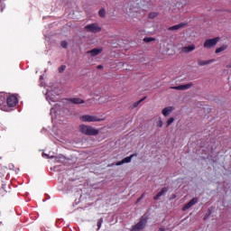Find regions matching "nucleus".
<instances>
[{
    "label": "nucleus",
    "instance_id": "f257e3e1",
    "mask_svg": "<svg viewBox=\"0 0 231 231\" xmlns=\"http://www.w3.org/2000/svg\"><path fill=\"white\" fill-rule=\"evenodd\" d=\"M45 97L46 100L49 102L51 106H53L55 102H59V88H57V86H47Z\"/></svg>",
    "mask_w": 231,
    "mask_h": 231
},
{
    "label": "nucleus",
    "instance_id": "f03ea898",
    "mask_svg": "<svg viewBox=\"0 0 231 231\" xmlns=\"http://www.w3.org/2000/svg\"><path fill=\"white\" fill-rule=\"evenodd\" d=\"M79 131L83 133V134H87L88 136H97L99 131L93 126L81 125L79 126Z\"/></svg>",
    "mask_w": 231,
    "mask_h": 231
},
{
    "label": "nucleus",
    "instance_id": "7ed1b4c3",
    "mask_svg": "<svg viewBox=\"0 0 231 231\" xmlns=\"http://www.w3.org/2000/svg\"><path fill=\"white\" fill-rule=\"evenodd\" d=\"M81 122H103L104 118L97 116L85 115L80 117Z\"/></svg>",
    "mask_w": 231,
    "mask_h": 231
},
{
    "label": "nucleus",
    "instance_id": "20e7f679",
    "mask_svg": "<svg viewBox=\"0 0 231 231\" xmlns=\"http://www.w3.org/2000/svg\"><path fill=\"white\" fill-rule=\"evenodd\" d=\"M145 225H147V217H143L141 221L133 226L132 231H140L145 228Z\"/></svg>",
    "mask_w": 231,
    "mask_h": 231
},
{
    "label": "nucleus",
    "instance_id": "39448f33",
    "mask_svg": "<svg viewBox=\"0 0 231 231\" xmlns=\"http://www.w3.org/2000/svg\"><path fill=\"white\" fill-rule=\"evenodd\" d=\"M217 42H219V37L208 39L204 42V48H206V50H210V48H214Z\"/></svg>",
    "mask_w": 231,
    "mask_h": 231
},
{
    "label": "nucleus",
    "instance_id": "423d86ee",
    "mask_svg": "<svg viewBox=\"0 0 231 231\" xmlns=\"http://www.w3.org/2000/svg\"><path fill=\"white\" fill-rule=\"evenodd\" d=\"M86 32H91L92 33H98L102 30L97 23H91L85 26Z\"/></svg>",
    "mask_w": 231,
    "mask_h": 231
},
{
    "label": "nucleus",
    "instance_id": "0eeeda50",
    "mask_svg": "<svg viewBox=\"0 0 231 231\" xmlns=\"http://www.w3.org/2000/svg\"><path fill=\"white\" fill-rule=\"evenodd\" d=\"M17 97L11 95L7 97V105L9 106V107H14L15 106H17Z\"/></svg>",
    "mask_w": 231,
    "mask_h": 231
},
{
    "label": "nucleus",
    "instance_id": "6e6552de",
    "mask_svg": "<svg viewBox=\"0 0 231 231\" xmlns=\"http://www.w3.org/2000/svg\"><path fill=\"white\" fill-rule=\"evenodd\" d=\"M6 102V97L5 96V93H0V109L2 111H8V109H6V106H5Z\"/></svg>",
    "mask_w": 231,
    "mask_h": 231
},
{
    "label": "nucleus",
    "instance_id": "1a4fd4ad",
    "mask_svg": "<svg viewBox=\"0 0 231 231\" xmlns=\"http://www.w3.org/2000/svg\"><path fill=\"white\" fill-rule=\"evenodd\" d=\"M190 88H192V83L172 87V89H177L179 91H185L186 89H190Z\"/></svg>",
    "mask_w": 231,
    "mask_h": 231
},
{
    "label": "nucleus",
    "instance_id": "9d476101",
    "mask_svg": "<svg viewBox=\"0 0 231 231\" xmlns=\"http://www.w3.org/2000/svg\"><path fill=\"white\" fill-rule=\"evenodd\" d=\"M196 50V45L190 44L181 49L182 53H190Z\"/></svg>",
    "mask_w": 231,
    "mask_h": 231
},
{
    "label": "nucleus",
    "instance_id": "9b49d317",
    "mask_svg": "<svg viewBox=\"0 0 231 231\" xmlns=\"http://www.w3.org/2000/svg\"><path fill=\"white\" fill-rule=\"evenodd\" d=\"M101 51H103L102 48H95L91 51H88L87 53L90 55V57H97V55H100Z\"/></svg>",
    "mask_w": 231,
    "mask_h": 231
},
{
    "label": "nucleus",
    "instance_id": "f8f14e48",
    "mask_svg": "<svg viewBox=\"0 0 231 231\" xmlns=\"http://www.w3.org/2000/svg\"><path fill=\"white\" fill-rule=\"evenodd\" d=\"M134 156V154H132L129 157H125L122 161L117 162L116 165L120 166V165H124V163H131V160H133Z\"/></svg>",
    "mask_w": 231,
    "mask_h": 231
},
{
    "label": "nucleus",
    "instance_id": "ddd939ff",
    "mask_svg": "<svg viewBox=\"0 0 231 231\" xmlns=\"http://www.w3.org/2000/svg\"><path fill=\"white\" fill-rule=\"evenodd\" d=\"M198 203V199H191L189 203H187L183 208L182 210H189L191 207H194Z\"/></svg>",
    "mask_w": 231,
    "mask_h": 231
},
{
    "label": "nucleus",
    "instance_id": "4468645a",
    "mask_svg": "<svg viewBox=\"0 0 231 231\" xmlns=\"http://www.w3.org/2000/svg\"><path fill=\"white\" fill-rule=\"evenodd\" d=\"M172 111H174V107L166 106L162 109V114L163 115V116H169V115H171V113H172Z\"/></svg>",
    "mask_w": 231,
    "mask_h": 231
},
{
    "label": "nucleus",
    "instance_id": "2eb2a0df",
    "mask_svg": "<svg viewBox=\"0 0 231 231\" xmlns=\"http://www.w3.org/2000/svg\"><path fill=\"white\" fill-rule=\"evenodd\" d=\"M215 60H198L199 66H207L208 64H211V62H214Z\"/></svg>",
    "mask_w": 231,
    "mask_h": 231
},
{
    "label": "nucleus",
    "instance_id": "dca6fc26",
    "mask_svg": "<svg viewBox=\"0 0 231 231\" xmlns=\"http://www.w3.org/2000/svg\"><path fill=\"white\" fill-rule=\"evenodd\" d=\"M167 188H163L161 191H159L158 193H157V195L153 198V199H160V198H162V195H164L165 194V192H167Z\"/></svg>",
    "mask_w": 231,
    "mask_h": 231
},
{
    "label": "nucleus",
    "instance_id": "f3484780",
    "mask_svg": "<svg viewBox=\"0 0 231 231\" xmlns=\"http://www.w3.org/2000/svg\"><path fill=\"white\" fill-rule=\"evenodd\" d=\"M157 127H163V120H162V116L155 117Z\"/></svg>",
    "mask_w": 231,
    "mask_h": 231
},
{
    "label": "nucleus",
    "instance_id": "a211bd4d",
    "mask_svg": "<svg viewBox=\"0 0 231 231\" xmlns=\"http://www.w3.org/2000/svg\"><path fill=\"white\" fill-rule=\"evenodd\" d=\"M226 48H228V46L222 45L216 49L215 53H221L222 51H225V50H226Z\"/></svg>",
    "mask_w": 231,
    "mask_h": 231
},
{
    "label": "nucleus",
    "instance_id": "6ab92c4d",
    "mask_svg": "<svg viewBox=\"0 0 231 231\" xmlns=\"http://www.w3.org/2000/svg\"><path fill=\"white\" fill-rule=\"evenodd\" d=\"M183 26H185L184 23H180V24L173 25V26L170 27L169 30H171V31L180 30V28H183Z\"/></svg>",
    "mask_w": 231,
    "mask_h": 231
},
{
    "label": "nucleus",
    "instance_id": "aec40b11",
    "mask_svg": "<svg viewBox=\"0 0 231 231\" xmlns=\"http://www.w3.org/2000/svg\"><path fill=\"white\" fill-rule=\"evenodd\" d=\"M73 104H84V100L79 97H74L71 99Z\"/></svg>",
    "mask_w": 231,
    "mask_h": 231
},
{
    "label": "nucleus",
    "instance_id": "412c9836",
    "mask_svg": "<svg viewBox=\"0 0 231 231\" xmlns=\"http://www.w3.org/2000/svg\"><path fill=\"white\" fill-rule=\"evenodd\" d=\"M174 123V117H170L166 122V127H169L171 124Z\"/></svg>",
    "mask_w": 231,
    "mask_h": 231
},
{
    "label": "nucleus",
    "instance_id": "4be33fe9",
    "mask_svg": "<svg viewBox=\"0 0 231 231\" xmlns=\"http://www.w3.org/2000/svg\"><path fill=\"white\" fill-rule=\"evenodd\" d=\"M143 100H144V98H143V99H141V100H139V101L134 103V105H133L132 107H133V108L138 107V106H140V104H142V102H143Z\"/></svg>",
    "mask_w": 231,
    "mask_h": 231
},
{
    "label": "nucleus",
    "instance_id": "5701e85b",
    "mask_svg": "<svg viewBox=\"0 0 231 231\" xmlns=\"http://www.w3.org/2000/svg\"><path fill=\"white\" fill-rule=\"evenodd\" d=\"M56 115H57V111L55 110V107H52V108L51 109V116L52 118H54Z\"/></svg>",
    "mask_w": 231,
    "mask_h": 231
},
{
    "label": "nucleus",
    "instance_id": "b1692460",
    "mask_svg": "<svg viewBox=\"0 0 231 231\" xmlns=\"http://www.w3.org/2000/svg\"><path fill=\"white\" fill-rule=\"evenodd\" d=\"M98 14H99V17H105L106 16V9H100Z\"/></svg>",
    "mask_w": 231,
    "mask_h": 231
},
{
    "label": "nucleus",
    "instance_id": "393cba45",
    "mask_svg": "<svg viewBox=\"0 0 231 231\" xmlns=\"http://www.w3.org/2000/svg\"><path fill=\"white\" fill-rule=\"evenodd\" d=\"M144 42H152V41H155L152 37H147L143 39Z\"/></svg>",
    "mask_w": 231,
    "mask_h": 231
},
{
    "label": "nucleus",
    "instance_id": "a878e982",
    "mask_svg": "<svg viewBox=\"0 0 231 231\" xmlns=\"http://www.w3.org/2000/svg\"><path fill=\"white\" fill-rule=\"evenodd\" d=\"M149 17L150 19H154L158 17V13H150Z\"/></svg>",
    "mask_w": 231,
    "mask_h": 231
},
{
    "label": "nucleus",
    "instance_id": "bb28decb",
    "mask_svg": "<svg viewBox=\"0 0 231 231\" xmlns=\"http://www.w3.org/2000/svg\"><path fill=\"white\" fill-rule=\"evenodd\" d=\"M64 69H66V66H61V67H60V69H59V71H60V73H62V71H64Z\"/></svg>",
    "mask_w": 231,
    "mask_h": 231
},
{
    "label": "nucleus",
    "instance_id": "cd10ccee",
    "mask_svg": "<svg viewBox=\"0 0 231 231\" xmlns=\"http://www.w3.org/2000/svg\"><path fill=\"white\" fill-rule=\"evenodd\" d=\"M42 156H43V158H55V156H53V155L50 156L46 153H42Z\"/></svg>",
    "mask_w": 231,
    "mask_h": 231
},
{
    "label": "nucleus",
    "instance_id": "c85d7f7f",
    "mask_svg": "<svg viewBox=\"0 0 231 231\" xmlns=\"http://www.w3.org/2000/svg\"><path fill=\"white\" fill-rule=\"evenodd\" d=\"M61 46H62V48H67L68 47V42H61Z\"/></svg>",
    "mask_w": 231,
    "mask_h": 231
},
{
    "label": "nucleus",
    "instance_id": "c756f323",
    "mask_svg": "<svg viewBox=\"0 0 231 231\" xmlns=\"http://www.w3.org/2000/svg\"><path fill=\"white\" fill-rule=\"evenodd\" d=\"M226 68H228L229 69H231V60H229V61L226 63Z\"/></svg>",
    "mask_w": 231,
    "mask_h": 231
},
{
    "label": "nucleus",
    "instance_id": "7c9ffc66",
    "mask_svg": "<svg viewBox=\"0 0 231 231\" xmlns=\"http://www.w3.org/2000/svg\"><path fill=\"white\" fill-rule=\"evenodd\" d=\"M55 161H56V162H62V158H60H60L55 157Z\"/></svg>",
    "mask_w": 231,
    "mask_h": 231
},
{
    "label": "nucleus",
    "instance_id": "2f4dec72",
    "mask_svg": "<svg viewBox=\"0 0 231 231\" xmlns=\"http://www.w3.org/2000/svg\"><path fill=\"white\" fill-rule=\"evenodd\" d=\"M97 69H104V66L98 65V66H97Z\"/></svg>",
    "mask_w": 231,
    "mask_h": 231
}]
</instances>
